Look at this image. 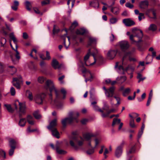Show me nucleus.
Here are the masks:
<instances>
[{
  "mask_svg": "<svg viewBox=\"0 0 160 160\" xmlns=\"http://www.w3.org/2000/svg\"><path fill=\"white\" fill-rule=\"evenodd\" d=\"M45 88L47 89H49V101L51 104L54 107H60L61 103L59 92L55 88L53 82L50 80H47Z\"/></svg>",
  "mask_w": 160,
  "mask_h": 160,
  "instance_id": "nucleus-1",
  "label": "nucleus"
},
{
  "mask_svg": "<svg viewBox=\"0 0 160 160\" xmlns=\"http://www.w3.org/2000/svg\"><path fill=\"white\" fill-rule=\"evenodd\" d=\"M79 134V132L77 130L72 132L73 136L71 138L69 142L71 146L76 150H78L79 149V147L82 146L83 143V140H79V138L82 139L81 137L78 136Z\"/></svg>",
  "mask_w": 160,
  "mask_h": 160,
  "instance_id": "nucleus-2",
  "label": "nucleus"
},
{
  "mask_svg": "<svg viewBox=\"0 0 160 160\" xmlns=\"http://www.w3.org/2000/svg\"><path fill=\"white\" fill-rule=\"evenodd\" d=\"M98 53V51L96 48H94V51L91 53V50H88V52L84 57V60L86 66L92 65L97 61L95 55Z\"/></svg>",
  "mask_w": 160,
  "mask_h": 160,
  "instance_id": "nucleus-3",
  "label": "nucleus"
},
{
  "mask_svg": "<svg viewBox=\"0 0 160 160\" xmlns=\"http://www.w3.org/2000/svg\"><path fill=\"white\" fill-rule=\"evenodd\" d=\"M57 120L56 118L54 119L51 121L47 128L52 132V135L58 138H59V133L57 129L54 127L57 125Z\"/></svg>",
  "mask_w": 160,
  "mask_h": 160,
  "instance_id": "nucleus-4",
  "label": "nucleus"
},
{
  "mask_svg": "<svg viewBox=\"0 0 160 160\" xmlns=\"http://www.w3.org/2000/svg\"><path fill=\"white\" fill-rule=\"evenodd\" d=\"M79 116V113L77 112L74 113L72 111L68 113V118H67L68 123L69 124H72L74 121L77 123L78 122L79 120L78 119Z\"/></svg>",
  "mask_w": 160,
  "mask_h": 160,
  "instance_id": "nucleus-5",
  "label": "nucleus"
},
{
  "mask_svg": "<svg viewBox=\"0 0 160 160\" xmlns=\"http://www.w3.org/2000/svg\"><path fill=\"white\" fill-rule=\"evenodd\" d=\"M45 97L46 94L44 93L37 94L34 96V100L37 104L42 105Z\"/></svg>",
  "mask_w": 160,
  "mask_h": 160,
  "instance_id": "nucleus-6",
  "label": "nucleus"
},
{
  "mask_svg": "<svg viewBox=\"0 0 160 160\" xmlns=\"http://www.w3.org/2000/svg\"><path fill=\"white\" fill-rule=\"evenodd\" d=\"M9 37L10 38L12 39L14 43L15 44V52L16 54L15 55V56L16 59L18 60H19L20 58V53L17 50V48H18V46L17 45V39L15 37L14 35V32H12L11 33L9 34Z\"/></svg>",
  "mask_w": 160,
  "mask_h": 160,
  "instance_id": "nucleus-7",
  "label": "nucleus"
},
{
  "mask_svg": "<svg viewBox=\"0 0 160 160\" xmlns=\"http://www.w3.org/2000/svg\"><path fill=\"white\" fill-rule=\"evenodd\" d=\"M132 32L135 35V36L138 38V40L137 41L138 42L142 41V39L143 36V34L142 31L137 28H134L132 29Z\"/></svg>",
  "mask_w": 160,
  "mask_h": 160,
  "instance_id": "nucleus-8",
  "label": "nucleus"
},
{
  "mask_svg": "<svg viewBox=\"0 0 160 160\" xmlns=\"http://www.w3.org/2000/svg\"><path fill=\"white\" fill-rule=\"evenodd\" d=\"M22 80L21 76L19 75L18 78H13L12 83L13 85L17 89H19L21 88V85L22 83Z\"/></svg>",
  "mask_w": 160,
  "mask_h": 160,
  "instance_id": "nucleus-9",
  "label": "nucleus"
},
{
  "mask_svg": "<svg viewBox=\"0 0 160 160\" xmlns=\"http://www.w3.org/2000/svg\"><path fill=\"white\" fill-rule=\"evenodd\" d=\"M125 60H124V65L123 64V61H122V65H119L118 67V62H117L115 66V68L117 72L120 74H124L125 71V68H124V67L127 65V63L124 62Z\"/></svg>",
  "mask_w": 160,
  "mask_h": 160,
  "instance_id": "nucleus-10",
  "label": "nucleus"
},
{
  "mask_svg": "<svg viewBox=\"0 0 160 160\" xmlns=\"http://www.w3.org/2000/svg\"><path fill=\"white\" fill-rule=\"evenodd\" d=\"M118 44L122 50L125 51L129 47L130 45L128 42L126 40H123L119 42Z\"/></svg>",
  "mask_w": 160,
  "mask_h": 160,
  "instance_id": "nucleus-11",
  "label": "nucleus"
},
{
  "mask_svg": "<svg viewBox=\"0 0 160 160\" xmlns=\"http://www.w3.org/2000/svg\"><path fill=\"white\" fill-rule=\"evenodd\" d=\"M123 144V143L121 144L120 145L118 146L116 149L115 155V156L117 158H120L122 154Z\"/></svg>",
  "mask_w": 160,
  "mask_h": 160,
  "instance_id": "nucleus-12",
  "label": "nucleus"
},
{
  "mask_svg": "<svg viewBox=\"0 0 160 160\" xmlns=\"http://www.w3.org/2000/svg\"><path fill=\"white\" fill-rule=\"evenodd\" d=\"M52 65L53 68L55 69H59L63 67V65L62 64H59L58 62L55 59H53L52 63Z\"/></svg>",
  "mask_w": 160,
  "mask_h": 160,
  "instance_id": "nucleus-13",
  "label": "nucleus"
},
{
  "mask_svg": "<svg viewBox=\"0 0 160 160\" xmlns=\"http://www.w3.org/2000/svg\"><path fill=\"white\" fill-rule=\"evenodd\" d=\"M117 52L116 50H110L107 53V56L108 58L110 59H113L115 56Z\"/></svg>",
  "mask_w": 160,
  "mask_h": 160,
  "instance_id": "nucleus-14",
  "label": "nucleus"
},
{
  "mask_svg": "<svg viewBox=\"0 0 160 160\" xmlns=\"http://www.w3.org/2000/svg\"><path fill=\"white\" fill-rule=\"evenodd\" d=\"M17 101L18 102L19 106V112L22 114H24L26 112V105L25 103H22L19 102L18 100Z\"/></svg>",
  "mask_w": 160,
  "mask_h": 160,
  "instance_id": "nucleus-15",
  "label": "nucleus"
},
{
  "mask_svg": "<svg viewBox=\"0 0 160 160\" xmlns=\"http://www.w3.org/2000/svg\"><path fill=\"white\" fill-rule=\"evenodd\" d=\"M123 22L127 26H131L135 24L134 21L129 18L124 19L123 20Z\"/></svg>",
  "mask_w": 160,
  "mask_h": 160,
  "instance_id": "nucleus-16",
  "label": "nucleus"
},
{
  "mask_svg": "<svg viewBox=\"0 0 160 160\" xmlns=\"http://www.w3.org/2000/svg\"><path fill=\"white\" fill-rule=\"evenodd\" d=\"M115 88L113 87H110L107 91L106 94H105L106 97L109 98L112 97L114 94V91Z\"/></svg>",
  "mask_w": 160,
  "mask_h": 160,
  "instance_id": "nucleus-17",
  "label": "nucleus"
},
{
  "mask_svg": "<svg viewBox=\"0 0 160 160\" xmlns=\"http://www.w3.org/2000/svg\"><path fill=\"white\" fill-rule=\"evenodd\" d=\"M108 7L111 8V11L115 15H117L119 13L120 8L118 6L114 7L111 6H108Z\"/></svg>",
  "mask_w": 160,
  "mask_h": 160,
  "instance_id": "nucleus-18",
  "label": "nucleus"
},
{
  "mask_svg": "<svg viewBox=\"0 0 160 160\" xmlns=\"http://www.w3.org/2000/svg\"><path fill=\"white\" fill-rule=\"evenodd\" d=\"M82 73H85L86 74H89L90 76V78H86V77H84L85 78V81L86 82H87L88 81H91L92 78H93V77L92 76V74L90 72L89 70H88L86 68H84L82 71Z\"/></svg>",
  "mask_w": 160,
  "mask_h": 160,
  "instance_id": "nucleus-19",
  "label": "nucleus"
},
{
  "mask_svg": "<svg viewBox=\"0 0 160 160\" xmlns=\"http://www.w3.org/2000/svg\"><path fill=\"white\" fill-rule=\"evenodd\" d=\"M136 49L134 48H132L131 50L126 52L124 54V56L123 58V64L124 65V60H125L127 57H129L135 51Z\"/></svg>",
  "mask_w": 160,
  "mask_h": 160,
  "instance_id": "nucleus-20",
  "label": "nucleus"
},
{
  "mask_svg": "<svg viewBox=\"0 0 160 160\" xmlns=\"http://www.w3.org/2000/svg\"><path fill=\"white\" fill-rule=\"evenodd\" d=\"M97 103L96 101L92 102L91 104L92 106V107L93 109L96 111H98L102 113L103 112V111L99 108V107L96 104Z\"/></svg>",
  "mask_w": 160,
  "mask_h": 160,
  "instance_id": "nucleus-21",
  "label": "nucleus"
},
{
  "mask_svg": "<svg viewBox=\"0 0 160 160\" xmlns=\"http://www.w3.org/2000/svg\"><path fill=\"white\" fill-rule=\"evenodd\" d=\"M89 41L88 42V46H91L96 44L97 40L96 39L93 37L89 36L88 37Z\"/></svg>",
  "mask_w": 160,
  "mask_h": 160,
  "instance_id": "nucleus-22",
  "label": "nucleus"
},
{
  "mask_svg": "<svg viewBox=\"0 0 160 160\" xmlns=\"http://www.w3.org/2000/svg\"><path fill=\"white\" fill-rule=\"evenodd\" d=\"M96 135L92 133H87L84 135V138L87 141H89L92 137H95Z\"/></svg>",
  "mask_w": 160,
  "mask_h": 160,
  "instance_id": "nucleus-23",
  "label": "nucleus"
},
{
  "mask_svg": "<svg viewBox=\"0 0 160 160\" xmlns=\"http://www.w3.org/2000/svg\"><path fill=\"white\" fill-rule=\"evenodd\" d=\"M127 78L125 76H119L116 78V81L119 84H122L126 80Z\"/></svg>",
  "mask_w": 160,
  "mask_h": 160,
  "instance_id": "nucleus-24",
  "label": "nucleus"
},
{
  "mask_svg": "<svg viewBox=\"0 0 160 160\" xmlns=\"http://www.w3.org/2000/svg\"><path fill=\"white\" fill-rule=\"evenodd\" d=\"M148 2L147 0L142 1L140 2L139 7L141 8L144 9L148 7Z\"/></svg>",
  "mask_w": 160,
  "mask_h": 160,
  "instance_id": "nucleus-25",
  "label": "nucleus"
},
{
  "mask_svg": "<svg viewBox=\"0 0 160 160\" xmlns=\"http://www.w3.org/2000/svg\"><path fill=\"white\" fill-rule=\"evenodd\" d=\"M89 5L95 8H98L99 7V4L98 0H93L92 1L90 2Z\"/></svg>",
  "mask_w": 160,
  "mask_h": 160,
  "instance_id": "nucleus-26",
  "label": "nucleus"
},
{
  "mask_svg": "<svg viewBox=\"0 0 160 160\" xmlns=\"http://www.w3.org/2000/svg\"><path fill=\"white\" fill-rule=\"evenodd\" d=\"M88 32V30L85 28H82L78 29L76 31L77 34L83 35Z\"/></svg>",
  "mask_w": 160,
  "mask_h": 160,
  "instance_id": "nucleus-27",
  "label": "nucleus"
},
{
  "mask_svg": "<svg viewBox=\"0 0 160 160\" xmlns=\"http://www.w3.org/2000/svg\"><path fill=\"white\" fill-rule=\"evenodd\" d=\"M26 122V120L25 118H20L19 122L18 125L20 127H23L25 126Z\"/></svg>",
  "mask_w": 160,
  "mask_h": 160,
  "instance_id": "nucleus-28",
  "label": "nucleus"
},
{
  "mask_svg": "<svg viewBox=\"0 0 160 160\" xmlns=\"http://www.w3.org/2000/svg\"><path fill=\"white\" fill-rule=\"evenodd\" d=\"M9 145L11 148H16V142L13 139H10L9 141Z\"/></svg>",
  "mask_w": 160,
  "mask_h": 160,
  "instance_id": "nucleus-29",
  "label": "nucleus"
},
{
  "mask_svg": "<svg viewBox=\"0 0 160 160\" xmlns=\"http://www.w3.org/2000/svg\"><path fill=\"white\" fill-rule=\"evenodd\" d=\"M33 119V117L31 115H28L27 117V121L30 124L32 125L34 124V122Z\"/></svg>",
  "mask_w": 160,
  "mask_h": 160,
  "instance_id": "nucleus-30",
  "label": "nucleus"
},
{
  "mask_svg": "<svg viewBox=\"0 0 160 160\" xmlns=\"http://www.w3.org/2000/svg\"><path fill=\"white\" fill-rule=\"evenodd\" d=\"M46 80V78L42 76H40L38 77L37 78L38 82L40 83H43Z\"/></svg>",
  "mask_w": 160,
  "mask_h": 160,
  "instance_id": "nucleus-31",
  "label": "nucleus"
},
{
  "mask_svg": "<svg viewBox=\"0 0 160 160\" xmlns=\"http://www.w3.org/2000/svg\"><path fill=\"white\" fill-rule=\"evenodd\" d=\"M135 66L132 65H128L125 68V71H130L132 72H133L134 70Z\"/></svg>",
  "mask_w": 160,
  "mask_h": 160,
  "instance_id": "nucleus-32",
  "label": "nucleus"
},
{
  "mask_svg": "<svg viewBox=\"0 0 160 160\" xmlns=\"http://www.w3.org/2000/svg\"><path fill=\"white\" fill-rule=\"evenodd\" d=\"M33 115L34 117L37 119H39L41 118V116L39 113V111L37 110L33 113Z\"/></svg>",
  "mask_w": 160,
  "mask_h": 160,
  "instance_id": "nucleus-33",
  "label": "nucleus"
},
{
  "mask_svg": "<svg viewBox=\"0 0 160 160\" xmlns=\"http://www.w3.org/2000/svg\"><path fill=\"white\" fill-rule=\"evenodd\" d=\"M131 90L129 88H127L122 92V94L124 96L126 97L130 92Z\"/></svg>",
  "mask_w": 160,
  "mask_h": 160,
  "instance_id": "nucleus-34",
  "label": "nucleus"
},
{
  "mask_svg": "<svg viewBox=\"0 0 160 160\" xmlns=\"http://www.w3.org/2000/svg\"><path fill=\"white\" fill-rule=\"evenodd\" d=\"M102 103L103 106V107L102 108V109L104 110L107 111L109 108V106L107 104V102L104 100H103Z\"/></svg>",
  "mask_w": 160,
  "mask_h": 160,
  "instance_id": "nucleus-35",
  "label": "nucleus"
},
{
  "mask_svg": "<svg viewBox=\"0 0 160 160\" xmlns=\"http://www.w3.org/2000/svg\"><path fill=\"white\" fill-rule=\"evenodd\" d=\"M157 29V27L156 25L153 24H151L149 28L148 29L149 30L152 31H154L156 30Z\"/></svg>",
  "mask_w": 160,
  "mask_h": 160,
  "instance_id": "nucleus-36",
  "label": "nucleus"
},
{
  "mask_svg": "<svg viewBox=\"0 0 160 160\" xmlns=\"http://www.w3.org/2000/svg\"><path fill=\"white\" fill-rule=\"evenodd\" d=\"M27 94L28 95V98L30 101H32L33 99L32 93L29 90H27Z\"/></svg>",
  "mask_w": 160,
  "mask_h": 160,
  "instance_id": "nucleus-37",
  "label": "nucleus"
},
{
  "mask_svg": "<svg viewBox=\"0 0 160 160\" xmlns=\"http://www.w3.org/2000/svg\"><path fill=\"white\" fill-rule=\"evenodd\" d=\"M4 106L6 107L8 111L11 113H12L13 112V109L12 108L10 104H4Z\"/></svg>",
  "mask_w": 160,
  "mask_h": 160,
  "instance_id": "nucleus-38",
  "label": "nucleus"
},
{
  "mask_svg": "<svg viewBox=\"0 0 160 160\" xmlns=\"http://www.w3.org/2000/svg\"><path fill=\"white\" fill-rule=\"evenodd\" d=\"M94 148L91 147L88 148V150L86 151V153L88 154L91 155L94 152Z\"/></svg>",
  "mask_w": 160,
  "mask_h": 160,
  "instance_id": "nucleus-39",
  "label": "nucleus"
},
{
  "mask_svg": "<svg viewBox=\"0 0 160 160\" xmlns=\"http://www.w3.org/2000/svg\"><path fill=\"white\" fill-rule=\"evenodd\" d=\"M137 78L139 79L138 81V83L140 82L141 81H143L146 78L145 77H142V75L140 73H138L137 76Z\"/></svg>",
  "mask_w": 160,
  "mask_h": 160,
  "instance_id": "nucleus-40",
  "label": "nucleus"
},
{
  "mask_svg": "<svg viewBox=\"0 0 160 160\" xmlns=\"http://www.w3.org/2000/svg\"><path fill=\"white\" fill-rule=\"evenodd\" d=\"M135 151V145H134L129 150V151L127 152V155L128 157H130L129 156V154L134 152Z\"/></svg>",
  "mask_w": 160,
  "mask_h": 160,
  "instance_id": "nucleus-41",
  "label": "nucleus"
},
{
  "mask_svg": "<svg viewBox=\"0 0 160 160\" xmlns=\"http://www.w3.org/2000/svg\"><path fill=\"white\" fill-rule=\"evenodd\" d=\"M129 117L132 119H134L139 116V114L133 112L129 114Z\"/></svg>",
  "mask_w": 160,
  "mask_h": 160,
  "instance_id": "nucleus-42",
  "label": "nucleus"
},
{
  "mask_svg": "<svg viewBox=\"0 0 160 160\" xmlns=\"http://www.w3.org/2000/svg\"><path fill=\"white\" fill-rule=\"evenodd\" d=\"M148 58H150V60L149 61H147V62H146V64H148L150 63H151L152 61L153 58H152L150 54H148L147 56L145 58V60H147V59Z\"/></svg>",
  "mask_w": 160,
  "mask_h": 160,
  "instance_id": "nucleus-43",
  "label": "nucleus"
},
{
  "mask_svg": "<svg viewBox=\"0 0 160 160\" xmlns=\"http://www.w3.org/2000/svg\"><path fill=\"white\" fill-rule=\"evenodd\" d=\"M25 5L27 9L30 11L31 10V8H30L31 6V3L29 2L26 1L25 2Z\"/></svg>",
  "mask_w": 160,
  "mask_h": 160,
  "instance_id": "nucleus-44",
  "label": "nucleus"
},
{
  "mask_svg": "<svg viewBox=\"0 0 160 160\" xmlns=\"http://www.w3.org/2000/svg\"><path fill=\"white\" fill-rule=\"evenodd\" d=\"M57 152L60 154H65L67 153V152L62 150V149H59V148L55 150Z\"/></svg>",
  "mask_w": 160,
  "mask_h": 160,
  "instance_id": "nucleus-45",
  "label": "nucleus"
},
{
  "mask_svg": "<svg viewBox=\"0 0 160 160\" xmlns=\"http://www.w3.org/2000/svg\"><path fill=\"white\" fill-rule=\"evenodd\" d=\"M0 157H2L4 159L6 158L5 152L1 149H0Z\"/></svg>",
  "mask_w": 160,
  "mask_h": 160,
  "instance_id": "nucleus-46",
  "label": "nucleus"
},
{
  "mask_svg": "<svg viewBox=\"0 0 160 160\" xmlns=\"http://www.w3.org/2000/svg\"><path fill=\"white\" fill-rule=\"evenodd\" d=\"M129 125L132 128H134L136 127V126L134 122V119H130V120Z\"/></svg>",
  "mask_w": 160,
  "mask_h": 160,
  "instance_id": "nucleus-47",
  "label": "nucleus"
},
{
  "mask_svg": "<svg viewBox=\"0 0 160 160\" xmlns=\"http://www.w3.org/2000/svg\"><path fill=\"white\" fill-rule=\"evenodd\" d=\"M1 46L4 47V45L6 42V40L4 38H2L1 39Z\"/></svg>",
  "mask_w": 160,
  "mask_h": 160,
  "instance_id": "nucleus-48",
  "label": "nucleus"
},
{
  "mask_svg": "<svg viewBox=\"0 0 160 160\" xmlns=\"http://www.w3.org/2000/svg\"><path fill=\"white\" fill-rule=\"evenodd\" d=\"M121 120L120 119H117V118H115L113 119V122L112 124V126H114L116 123L117 122L118 123H121L120 122Z\"/></svg>",
  "mask_w": 160,
  "mask_h": 160,
  "instance_id": "nucleus-49",
  "label": "nucleus"
},
{
  "mask_svg": "<svg viewBox=\"0 0 160 160\" xmlns=\"http://www.w3.org/2000/svg\"><path fill=\"white\" fill-rule=\"evenodd\" d=\"M67 122H68V120L67 118L62 120L61 123L64 127H65L66 126Z\"/></svg>",
  "mask_w": 160,
  "mask_h": 160,
  "instance_id": "nucleus-50",
  "label": "nucleus"
},
{
  "mask_svg": "<svg viewBox=\"0 0 160 160\" xmlns=\"http://www.w3.org/2000/svg\"><path fill=\"white\" fill-rule=\"evenodd\" d=\"M107 112L106 113H104L103 112L102 113L101 116L102 118H104L108 117L109 114L111 113V112L110 111V110L108 111L107 110Z\"/></svg>",
  "mask_w": 160,
  "mask_h": 160,
  "instance_id": "nucleus-51",
  "label": "nucleus"
},
{
  "mask_svg": "<svg viewBox=\"0 0 160 160\" xmlns=\"http://www.w3.org/2000/svg\"><path fill=\"white\" fill-rule=\"evenodd\" d=\"M62 143V142H59L57 141L56 142V144L55 145V150L61 147V145Z\"/></svg>",
  "mask_w": 160,
  "mask_h": 160,
  "instance_id": "nucleus-52",
  "label": "nucleus"
},
{
  "mask_svg": "<svg viewBox=\"0 0 160 160\" xmlns=\"http://www.w3.org/2000/svg\"><path fill=\"white\" fill-rule=\"evenodd\" d=\"M118 20L115 18H112L110 20V23L111 24H114L116 23Z\"/></svg>",
  "mask_w": 160,
  "mask_h": 160,
  "instance_id": "nucleus-53",
  "label": "nucleus"
},
{
  "mask_svg": "<svg viewBox=\"0 0 160 160\" xmlns=\"http://www.w3.org/2000/svg\"><path fill=\"white\" fill-rule=\"evenodd\" d=\"M144 14L142 13H140L138 17V20L139 21L142 20V18H144Z\"/></svg>",
  "mask_w": 160,
  "mask_h": 160,
  "instance_id": "nucleus-54",
  "label": "nucleus"
},
{
  "mask_svg": "<svg viewBox=\"0 0 160 160\" xmlns=\"http://www.w3.org/2000/svg\"><path fill=\"white\" fill-rule=\"evenodd\" d=\"M61 92H62V93L63 94L62 99H65L66 97V90L64 88H62L61 90Z\"/></svg>",
  "mask_w": 160,
  "mask_h": 160,
  "instance_id": "nucleus-55",
  "label": "nucleus"
},
{
  "mask_svg": "<svg viewBox=\"0 0 160 160\" xmlns=\"http://www.w3.org/2000/svg\"><path fill=\"white\" fill-rule=\"evenodd\" d=\"M56 26L54 25L53 26V34H55L58 33L59 31V29H56L55 28Z\"/></svg>",
  "mask_w": 160,
  "mask_h": 160,
  "instance_id": "nucleus-56",
  "label": "nucleus"
},
{
  "mask_svg": "<svg viewBox=\"0 0 160 160\" xmlns=\"http://www.w3.org/2000/svg\"><path fill=\"white\" fill-rule=\"evenodd\" d=\"M10 92L11 93V94L12 96H14L15 95L16 93V92L15 89L13 87H12L10 90Z\"/></svg>",
  "mask_w": 160,
  "mask_h": 160,
  "instance_id": "nucleus-57",
  "label": "nucleus"
},
{
  "mask_svg": "<svg viewBox=\"0 0 160 160\" xmlns=\"http://www.w3.org/2000/svg\"><path fill=\"white\" fill-rule=\"evenodd\" d=\"M15 148H11V149L9 151V154L10 156H12L13 155Z\"/></svg>",
  "mask_w": 160,
  "mask_h": 160,
  "instance_id": "nucleus-58",
  "label": "nucleus"
},
{
  "mask_svg": "<svg viewBox=\"0 0 160 160\" xmlns=\"http://www.w3.org/2000/svg\"><path fill=\"white\" fill-rule=\"evenodd\" d=\"M46 57H45L46 60H49L51 59V57L50 55L49 52L48 51H46Z\"/></svg>",
  "mask_w": 160,
  "mask_h": 160,
  "instance_id": "nucleus-59",
  "label": "nucleus"
},
{
  "mask_svg": "<svg viewBox=\"0 0 160 160\" xmlns=\"http://www.w3.org/2000/svg\"><path fill=\"white\" fill-rule=\"evenodd\" d=\"M114 98L116 99L117 101V103L116 105H119L120 104V98L119 97L114 96Z\"/></svg>",
  "mask_w": 160,
  "mask_h": 160,
  "instance_id": "nucleus-60",
  "label": "nucleus"
},
{
  "mask_svg": "<svg viewBox=\"0 0 160 160\" xmlns=\"http://www.w3.org/2000/svg\"><path fill=\"white\" fill-rule=\"evenodd\" d=\"M125 6L130 8H132L133 7V5L131 4L130 2H127L125 4Z\"/></svg>",
  "mask_w": 160,
  "mask_h": 160,
  "instance_id": "nucleus-61",
  "label": "nucleus"
},
{
  "mask_svg": "<svg viewBox=\"0 0 160 160\" xmlns=\"http://www.w3.org/2000/svg\"><path fill=\"white\" fill-rule=\"evenodd\" d=\"M78 25V23L76 21H75L73 23H72L71 27H72L73 28H74Z\"/></svg>",
  "mask_w": 160,
  "mask_h": 160,
  "instance_id": "nucleus-62",
  "label": "nucleus"
},
{
  "mask_svg": "<svg viewBox=\"0 0 160 160\" xmlns=\"http://www.w3.org/2000/svg\"><path fill=\"white\" fill-rule=\"evenodd\" d=\"M64 78L65 76L64 75H62L59 78L58 80L61 84H62L63 83V81L62 80Z\"/></svg>",
  "mask_w": 160,
  "mask_h": 160,
  "instance_id": "nucleus-63",
  "label": "nucleus"
},
{
  "mask_svg": "<svg viewBox=\"0 0 160 160\" xmlns=\"http://www.w3.org/2000/svg\"><path fill=\"white\" fill-rule=\"evenodd\" d=\"M152 10H153L152 8H151L147 10L145 12L146 14L148 16V17H149V14L151 12H152Z\"/></svg>",
  "mask_w": 160,
  "mask_h": 160,
  "instance_id": "nucleus-64",
  "label": "nucleus"
}]
</instances>
